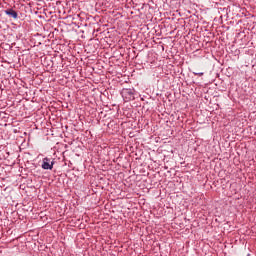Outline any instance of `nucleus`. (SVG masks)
<instances>
[{"instance_id": "f257e3e1", "label": "nucleus", "mask_w": 256, "mask_h": 256, "mask_svg": "<svg viewBox=\"0 0 256 256\" xmlns=\"http://www.w3.org/2000/svg\"><path fill=\"white\" fill-rule=\"evenodd\" d=\"M121 96L126 102L133 101V99H135V94L133 93V90H131L130 88L122 89Z\"/></svg>"}, {"instance_id": "f03ea898", "label": "nucleus", "mask_w": 256, "mask_h": 256, "mask_svg": "<svg viewBox=\"0 0 256 256\" xmlns=\"http://www.w3.org/2000/svg\"><path fill=\"white\" fill-rule=\"evenodd\" d=\"M53 165H55V161H51V159L47 157L43 158L42 169L51 171L53 169Z\"/></svg>"}, {"instance_id": "7ed1b4c3", "label": "nucleus", "mask_w": 256, "mask_h": 256, "mask_svg": "<svg viewBox=\"0 0 256 256\" xmlns=\"http://www.w3.org/2000/svg\"><path fill=\"white\" fill-rule=\"evenodd\" d=\"M4 13H6L8 17H12V19H17L19 17L17 11L13 10L12 8L5 10Z\"/></svg>"}, {"instance_id": "20e7f679", "label": "nucleus", "mask_w": 256, "mask_h": 256, "mask_svg": "<svg viewBox=\"0 0 256 256\" xmlns=\"http://www.w3.org/2000/svg\"><path fill=\"white\" fill-rule=\"evenodd\" d=\"M194 75H198V77H203V72H194Z\"/></svg>"}, {"instance_id": "39448f33", "label": "nucleus", "mask_w": 256, "mask_h": 256, "mask_svg": "<svg viewBox=\"0 0 256 256\" xmlns=\"http://www.w3.org/2000/svg\"><path fill=\"white\" fill-rule=\"evenodd\" d=\"M0 117H1V112H0Z\"/></svg>"}]
</instances>
